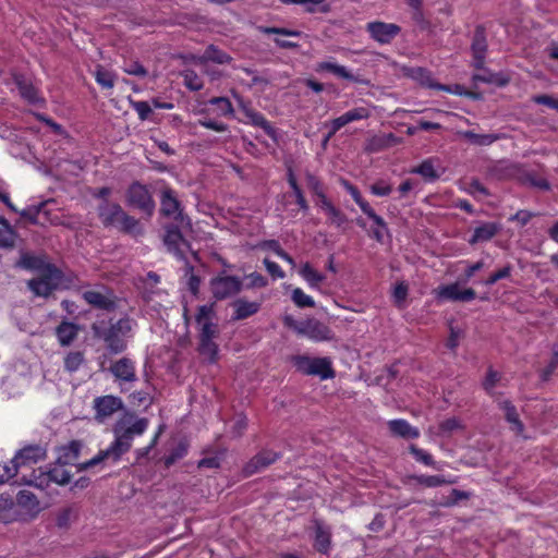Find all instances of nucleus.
I'll return each instance as SVG.
<instances>
[{
  "instance_id": "obj_33",
  "label": "nucleus",
  "mask_w": 558,
  "mask_h": 558,
  "mask_svg": "<svg viewBox=\"0 0 558 558\" xmlns=\"http://www.w3.org/2000/svg\"><path fill=\"white\" fill-rule=\"evenodd\" d=\"M142 287L141 293L146 302L151 301L154 294L158 292L157 286L160 282V277L154 271H149L144 278L141 279Z\"/></svg>"
},
{
  "instance_id": "obj_6",
  "label": "nucleus",
  "mask_w": 558,
  "mask_h": 558,
  "mask_svg": "<svg viewBox=\"0 0 558 558\" xmlns=\"http://www.w3.org/2000/svg\"><path fill=\"white\" fill-rule=\"evenodd\" d=\"M210 291L213 296L218 300H226L241 292L243 283L236 276L219 275L211 278Z\"/></svg>"
},
{
  "instance_id": "obj_53",
  "label": "nucleus",
  "mask_w": 558,
  "mask_h": 558,
  "mask_svg": "<svg viewBox=\"0 0 558 558\" xmlns=\"http://www.w3.org/2000/svg\"><path fill=\"white\" fill-rule=\"evenodd\" d=\"M470 493L460 490V489H451L450 495L441 501V505L444 507H452L457 505L460 500L469 499Z\"/></svg>"
},
{
  "instance_id": "obj_16",
  "label": "nucleus",
  "mask_w": 558,
  "mask_h": 558,
  "mask_svg": "<svg viewBox=\"0 0 558 558\" xmlns=\"http://www.w3.org/2000/svg\"><path fill=\"white\" fill-rule=\"evenodd\" d=\"M163 243L177 258L185 259L184 250L190 248V243L183 238L178 226L172 225L167 228Z\"/></svg>"
},
{
  "instance_id": "obj_42",
  "label": "nucleus",
  "mask_w": 558,
  "mask_h": 558,
  "mask_svg": "<svg viewBox=\"0 0 558 558\" xmlns=\"http://www.w3.org/2000/svg\"><path fill=\"white\" fill-rule=\"evenodd\" d=\"M96 82L106 89H111L114 86L116 74L111 71L106 70L104 66L98 65L95 71Z\"/></svg>"
},
{
  "instance_id": "obj_32",
  "label": "nucleus",
  "mask_w": 558,
  "mask_h": 558,
  "mask_svg": "<svg viewBox=\"0 0 558 558\" xmlns=\"http://www.w3.org/2000/svg\"><path fill=\"white\" fill-rule=\"evenodd\" d=\"M498 230V226L494 222L483 223L474 229L473 235L469 240V243L473 245L480 242H487L497 234Z\"/></svg>"
},
{
  "instance_id": "obj_49",
  "label": "nucleus",
  "mask_w": 558,
  "mask_h": 558,
  "mask_svg": "<svg viewBox=\"0 0 558 558\" xmlns=\"http://www.w3.org/2000/svg\"><path fill=\"white\" fill-rule=\"evenodd\" d=\"M257 31L265 35H283V36H291V37H301L302 32L289 29L284 27H270V26H264L259 25L257 26Z\"/></svg>"
},
{
  "instance_id": "obj_18",
  "label": "nucleus",
  "mask_w": 558,
  "mask_h": 558,
  "mask_svg": "<svg viewBox=\"0 0 558 558\" xmlns=\"http://www.w3.org/2000/svg\"><path fill=\"white\" fill-rule=\"evenodd\" d=\"M109 371L119 381L134 383L137 380L135 363L126 356L113 362Z\"/></svg>"
},
{
  "instance_id": "obj_61",
  "label": "nucleus",
  "mask_w": 558,
  "mask_h": 558,
  "mask_svg": "<svg viewBox=\"0 0 558 558\" xmlns=\"http://www.w3.org/2000/svg\"><path fill=\"white\" fill-rule=\"evenodd\" d=\"M325 213L328 215L330 223L336 227H341L347 221L345 215L333 205Z\"/></svg>"
},
{
  "instance_id": "obj_12",
  "label": "nucleus",
  "mask_w": 558,
  "mask_h": 558,
  "mask_svg": "<svg viewBox=\"0 0 558 558\" xmlns=\"http://www.w3.org/2000/svg\"><path fill=\"white\" fill-rule=\"evenodd\" d=\"M15 267L41 274L49 270V268H54L56 266L48 262L45 254H34L21 251L20 258L16 260Z\"/></svg>"
},
{
  "instance_id": "obj_55",
  "label": "nucleus",
  "mask_w": 558,
  "mask_h": 558,
  "mask_svg": "<svg viewBox=\"0 0 558 558\" xmlns=\"http://www.w3.org/2000/svg\"><path fill=\"white\" fill-rule=\"evenodd\" d=\"M409 449H410V452L414 456V458L418 462H422L423 464H425L427 466H433L435 464L433 457L425 450L417 448L415 445H411L409 447Z\"/></svg>"
},
{
  "instance_id": "obj_25",
  "label": "nucleus",
  "mask_w": 558,
  "mask_h": 558,
  "mask_svg": "<svg viewBox=\"0 0 558 558\" xmlns=\"http://www.w3.org/2000/svg\"><path fill=\"white\" fill-rule=\"evenodd\" d=\"M14 83L19 88L20 95L29 104H38L43 101L37 87H35L33 83L24 75H15Z\"/></svg>"
},
{
  "instance_id": "obj_62",
  "label": "nucleus",
  "mask_w": 558,
  "mask_h": 558,
  "mask_svg": "<svg viewBox=\"0 0 558 558\" xmlns=\"http://www.w3.org/2000/svg\"><path fill=\"white\" fill-rule=\"evenodd\" d=\"M532 101L537 105L547 106L556 111H558V98H555L547 94L535 95L532 97Z\"/></svg>"
},
{
  "instance_id": "obj_27",
  "label": "nucleus",
  "mask_w": 558,
  "mask_h": 558,
  "mask_svg": "<svg viewBox=\"0 0 558 558\" xmlns=\"http://www.w3.org/2000/svg\"><path fill=\"white\" fill-rule=\"evenodd\" d=\"M83 445L80 440H72L59 449L57 463L61 465L74 464L80 457Z\"/></svg>"
},
{
  "instance_id": "obj_5",
  "label": "nucleus",
  "mask_w": 558,
  "mask_h": 558,
  "mask_svg": "<svg viewBox=\"0 0 558 558\" xmlns=\"http://www.w3.org/2000/svg\"><path fill=\"white\" fill-rule=\"evenodd\" d=\"M63 274L58 267L49 268V270L39 274V277L28 280L27 288L36 296L48 298L58 289Z\"/></svg>"
},
{
  "instance_id": "obj_15",
  "label": "nucleus",
  "mask_w": 558,
  "mask_h": 558,
  "mask_svg": "<svg viewBox=\"0 0 558 558\" xmlns=\"http://www.w3.org/2000/svg\"><path fill=\"white\" fill-rule=\"evenodd\" d=\"M84 301L90 306L107 312H112L117 308V300L110 290L105 292L96 290H87L82 293Z\"/></svg>"
},
{
  "instance_id": "obj_57",
  "label": "nucleus",
  "mask_w": 558,
  "mask_h": 558,
  "mask_svg": "<svg viewBox=\"0 0 558 558\" xmlns=\"http://www.w3.org/2000/svg\"><path fill=\"white\" fill-rule=\"evenodd\" d=\"M214 316V303L201 305L197 308V314L195 316V320L198 325H203L205 322H210Z\"/></svg>"
},
{
  "instance_id": "obj_34",
  "label": "nucleus",
  "mask_w": 558,
  "mask_h": 558,
  "mask_svg": "<svg viewBox=\"0 0 558 558\" xmlns=\"http://www.w3.org/2000/svg\"><path fill=\"white\" fill-rule=\"evenodd\" d=\"M17 519L14 501L9 496H0V523L9 524Z\"/></svg>"
},
{
  "instance_id": "obj_38",
  "label": "nucleus",
  "mask_w": 558,
  "mask_h": 558,
  "mask_svg": "<svg viewBox=\"0 0 558 558\" xmlns=\"http://www.w3.org/2000/svg\"><path fill=\"white\" fill-rule=\"evenodd\" d=\"M461 136L468 140L471 144L478 146H488L499 140L498 134H477L473 131H463Z\"/></svg>"
},
{
  "instance_id": "obj_1",
  "label": "nucleus",
  "mask_w": 558,
  "mask_h": 558,
  "mask_svg": "<svg viewBox=\"0 0 558 558\" xmlns=\"http://www.w3.org/2000/svg\"><path fill=\"white\" fill-rule=\"evenodd\" d=\"M147 427L148 420L144 417L136 420L124 417L120 420L113 427L114 440L111 445L107 449L100 450L88 461L78 464V470L85 471L107 460L112 463L118 462L131 449L133 439L144 434Z\"/></svg>"
},
{
  "instance_id": "obj_47",
  "label": "nucleus",
  "mask_w": 558,
  "mask_h": 558,
  "mask_svg": "<svg viewBox=\"0 0 558 558\" xmlns=\"http://www.w3.org/2000/svg\"><path fill=\"white\" fill-rule=\"evenodd\" d=\"M291 300L300 308L315 306L314 299L311 295H307L301 288H295L292 290Z\"/></svg>"
},
{
  "instance_id": "obj_40",
  "label": "nucleus",
  "mask_w": 558,
  "mask_h": 558,
  "mask_svg": "<svg viewBox=\"0 0 558 558\" xmlns=\"http://www.w3.org/2000/svg\"><path fill=\"white\" fill-rule=\"evenodd\" d=\"M118 225L120 226V230L125 233H131V234L142 233L140 221L136 218L128 215L124 210L120 217Z\"/></svg>"
},
{
  "instance_id": "obj_36",
  "label": "nucleus",
  "mask_w": 558,
  "mask_h": 558,
  "mask_svg": "<svg viewBox=\"0 0 558 558\" xmlns=\"http://www.w3.org/2000/svg\"><path fill=\"white\" fill-rule=\"evenodd\" d=\"M299 272L312 289H317L326 279L323 274L316 271L308 263L302 265Z\"/></svg>"
},
{
  "instance_id": "obj_29",
  "label": "nucleus",
  "mask_w": 558,
  "mask_h": 558,
  "mask_svg": "<svg viewBox=\"0 0 558 558\" xmlns=\"http://www.w3.org/2000/svg\"><path fill=\"white\" fill-rule=\"evenodd\" d=\"M232 60V58L226 53L225 51L217 48L215 45H209L204 53L196 58V62L198 64H205L208 61L218 63V64H226L229 63Z\"/></svg>"
},
{
  "instance_id": "obj_13",
  "label": "nucleus",
  "mask_w": 558,
  "mask_h": 558,
  "mask_svg": "<svg viewBox=\"0 0 558 558\" xmlns=\"http://www.w3.org/2000/svg\"><path fill=\"white\" fill-rule=\"evenodd\" d=\"M279 458L280 453L263 449L244 465L242 472L246 477L252 476L275 463Z\"/></svg>"
},
{
  "instance_id": "obj_24",
  "label": "nucleus",
  "mask_w": 558,
  "mask_h": 558,
  "mask_svg": "<svg viewBox=\"0 0 558 558\" xmlns=\"http://www.w3.org/2000/svg\"><path fill=\"white\" fill-rule=\"evenodd\" d=\"M80 326L68 320L61 322L56 328V337L61 347H69L77 338Z\"/></svg>"
},
{
  "instance_id": "obj_63",
  "label": "nucleus",
  "mask_w": 558,
  "mask_h": 558,
  "mask_svg": "<svg viewBox=\"0 0 558 558\" xmlns=\"http://www.w3.org/2000/svg\"><path fill=\"white\" fill-rule=\"evenodd\" d=\"M44 204L28 206L20 211L21 217L27 219L32 223H37V217Z\"/></svg>"
},
{
  "instance_id": "obj_45",
  "label": "nucleus",
  "mask_w": 558,
  "mask_h": 558,
  "mask_svg": "<svg viewBox=\"0 0 558 558\" xmlns=\"http://www.w3.org/2000/svg\"><path fill=\"white\" fill-rule=\"evenodd\" d=\"M85 357L81 351H72L64 357V369L69 373L76 372L84 363Z\"/></svg>"
},
{
  "instance_id": "obj_3",
  "label": "nucleus",
  "mask_w": 558,
  "mask_h": 558,
  "mask_svg": "<svg viewBox=\"0 0 558 558\" xmlns=\"http://www.w3.org/2000/svg\"><path fill=\"white\" fill-rule=\"evenodd\" d=\"M295 366L305 375L318 376L322 380L333 378L335 371L328 357L296 356Z\"/></svg>"
},
{
  "instance_id": "obj_30",
  "label": "nucleus",
  "mask_w": 558,
  "mask_h": 558,
  "mask_svg": "<svg viewBox=\"0 0 558 558\" xmlns=\"http://www.w3.org/2000/svg\"><path fill=\"white\" fill-rule=\"evenodd\" d=\"M499 408L505 412V418L509 424H511V428L515 433L521 434L524 429V425L512 402L509 400H502L499 402Z\"/></svg>"
},
{
  "instance_id": "obj_14",
  "label": "nucleus",
  "mask_w": 558,
  "mask_h": 558,
  "mask_svg": "<svg viewBox=\"0 0 558 558\" xmlns=\"http://www.w3.org/2000/svg\"><path fill=\"white\" fill-rule=\"evenodd\" d=\"M366 31L374 40L385 45L391 43V40L400 33L401 28L393 23L375 21L366 24Z\"/></svg>"
},
{
  "instance_id": "obj_10",
  "label": "nucleus",
  "mask_w": 558,
  "mask_h": 558,
  "mask_svg": "<svg viewBox=\"0 0 558 558\" xmlns=\"http://www.w3.org/2000/svg\"><path fill=\"white\" fill-rule=\"evenodd\" d=\"M315 71L318 73L328 72L336 77L345 80L348 82L361 85H369V81L361 74H354L347 66L338 64L331 60L318 62L316 64Z\"/></svg>"
},
{
  "instance_id": "obj_31",
  "label": "nucleus",
  "mask_w": 558,
  "mask_h": 558,
  "mask_svg": "<svg viewBox=\"0 0 558 558\" xmlns=\"http://www.w3.org/2000/svg\"><path fill=\"white\" fill-rule=\"evenodd\" d=\"M244 113L253 125L263 129L268 136L276 140L277 132L275 128L260 112L254 109L245 108Z\"/></svg>"
},
{
  "instance_id": "obj_8",
  "label": "nucleus",
  "mask_w": 558,
  "mask_h": 558,
  "mask_svg": "<svg viewBox=\"0 0 558 558\" xmlns=\"http://www.w3.org/2000/svg\"><path fill=\"white\" fill-rule=\"evenodd\" d=\"M65 465L58 464L48 471L39 470V474L33 473V478L24 481L25 484L33 485L38 488H45L50 482L59 485H65L70 483L72 474L64 469Z\"/></svg>"
},
{
  "instance_id": "obj_17",
  "label": "nucleus",
  "mask_w": 558,
  "mask_h": 558,
  "mask_svg": "<svg viewBox=\"0 0 558 558\" xmlns=\"http://www.w3.org/2000/svg\"><path fill=\"white\" fill-rule=\"evenodd\" d=\"M488 49L486 32L484 26H476L471 44V51L473 56V66L475 69H483Z\"/></svg>"
},
{
  "instance_id": "obj_54",
  "label": "nucleus",
  "mask_w": 558,
  "mask_h": 558,
  "mask_svg": "<svg viewBox=\"0 0 558 558\" xmlns=\"http://www.w3.org/2000/svg\"><path fill=\"white\" fill-rule=\"evenodd\" d=\"M499 380L500 374L493 369L492 367H489L486 377L483 381V388L487 393L493 395V390Z\"/></svg>"
},
{
  "instance_id": "obj_60",
  "label": "nucleus",
  "mask_w": 558,
  "mask_h": 558,
  "mask_svg": "<svg viewBox=\"0 0 558 558\" xmlns=\"http://www.w3.org/2000/svg\"><path fill=\"white\" fill-rule=\"evenodd\" d=\"M161 433H162V426H159V429L153 437L150 444L146 447L138 448L134 451V453L136 456V462H140L142 459H144L148 456V453L151 451V449L157 445L158 438Z\"/></svg>"
},
{
  "instance_id": "obj_28",
  "label": "nucleus",
  "mask_w": 558,
  "mask_h": 558,
  "mask_svg": "<svg viewBox=\"0 0 558 558\" xmlns=\"http://www.w3.org/2000/svg\"><path fill=\"white\" fill-rule=\"evenodd\" d=\"M331 545V531L319 521H315L314 547L322 554H328Z\"/></svg>"
},
{
  "instance_id": "obj_20",
  "label": "nucleus",
  "mask_w": 558,
  "mask_h": 558,
  "mask_svg": "<svg viewBox=\"0 0 558 558\" xmlns=\"http://www.w3.org/2000/svg\"><path fill=\"white\" fill-rule=\"evenodd\" d=\"M46 457V450L39 445L26 446L13 457V462L21 466L36 463Z\"/></svg>"
},
{
  "instance_id": "obj_26",
  "label": "nucleus",
  "mask_w": 558,
  "mask_h": 558,
  "mask_svg": "<svg viewBox=\"0 0 558 558\" xmlns=\"http://www.w3.org/2000/svg\"><path fill=\"white\" fill-rule=\"evenodd\" d=\"M439 295L451 301L469 302L475 299L476 292L471 288L460 290L457 283H452L442 287Z\"/></svg>"
},
{
  "instance_id": "obj_7",
  "label": "nucleus",
  "mask_w": 558,
  "mask_h": 558,
  "mask_svg": "<svg viewBox=\"0 0 558 558\" xmlns=\"http://www.w3.org/2000/svg\"><path fill=\"white\" fill-rule=\"evenodd\" d=\"M160 213L166 217H171L183 228H191V219L185 216L181 209V203L171 189H165L161 192Z\"/></svg>"
},
{
  "instance_id": "obj_46",
  "label": "nucleus",
  "mask_w": 558,
  "mask_h": 558,
  "mask_svg": "<svg viewBox=\"0 0 558 558\" xmlns=\"http://www.w3.org/2000/svg\"><path fill=\"white\" fill-rule=\"evenodd\" d=\"M184 85L187 89L198 92L204 87L202 78L197 75L194 70H184L182 72Z\"/></svg>"
},
{
  "instance_id": "obj_21",
  "label": "nucleus",
  "mask_w": 558,
  "mask_h": 558,
  "mask_svg": "<svg viewBox=\"0 0 558 558\" xmlns=\"http://www.w3.org/2000/svg\"><path fill=\"white\" fill-rule=\"evenodd\" d=\"M342 186L345 189V191L352 196L354 202L359 205L361 210L373 221V223L383 225V218L375 213V210L371 207L368 202H366L359 189L351 184L349 181L343 180Z\"/></svg>"
},
{
  "instance_id": "obj_19",
  "label": "nucleus",
  "mask_w": 558,
  "mask_h": 558,
  "mask_svg": "<svg viewBox=\"0 0 558 558\" xmlns=\"http://www.w3.org/2000/svg\"><path fill=\"white\" fill-rule=\"evenodd\" d=\"M97 211L101 223L108 228L118 226L123 209L119 204L105 199L98 205Z\"/></svg>"
},
{
  "instance_id": "obj_22",
  "label": "nucleus",
  "mask_w": 558,
  "mask_h": 558,
  "mask_svg": "<svg viewBox=\"0 0 558 558\" xmlns=\"http://www.w3.org/2000/svg\"><path fill=\"white\" fill-rule=\"evenodd\" d=\"M233 314L232 320H243L259 312L262 307L260 301H247L240 298L232 303Z\"/></svg>"
},
{
  "instance_id": "obj_58",
  "label": "nucleus",
  "mask_w": 558,
  "mask_h": 558,
  "mask_svg": "<svg viewBox=\"0 0 558 558\" xmlns=\"http://www.w3.org/2000/svg\"><path fill=\"white\" fill-rule=\"evenodd\" d=\"M369 114V110L365 107L353 108L344 112L348 123L367 119Z\"/></svg>"
},
{
  "instance_id": "obj_43",
  "label": "nucleus",
  "mask_w": 558,
  "mask_h": 558,
  "mask_svg": "<svg viewBox=\"0 0 558 558\" xmlns=\"http://www.w3.org/2000/svg\"><path fill=\"white\" fill-rule=\"evenodd\" d=\"M413 173L422 175L427 181H435L439 178V173L434 167L432 159L424 160L420 166L412 170Z\"/></svg>"
},
{
  "instance_id": "obj_2",
  "label": "nucleus",
  "mask_w": 558,
  "mask_h": 558,
  "mask_svg": "<svg viewBox=\"0 0 558 558\" xmlns=\"http://www.w3.org/2000/svg\"><path fill=\"white\" fill-rule=\"evenodd\" d=\"M134 320L129 316L118 320H99L92 325L94 338L101 340L109 354L123 353L128 348V339L132 336Z\"/></svg>"
},
{
  "instance_id": "obj_48",
  "label": "nucleus",
  "mask_w": 558,
  "mask_h": 558,
  "mask_svg": "<svg viewBox=\"0 0 558 558\" xmlns=\"http://www.w3.org/2000/svg\"><path fill=\"white\" fill-rule=\"evenodd\" d=\"M187 453V446L184 442L178 444L168 456L165 457L163 462L166 468H170L177 461L184 458Z\"/></svg>"
},
{
  "instance_id": "obj_50",
  "label": "nucleus",
  "mask_w": 558,
  "mask_h": 558,
  "mask_svg": "<svg viewBox=\"0 0 558 558\" xmlns=\"http://www.w3.org/2000/svg\"><path fill=\"white\" fill-rule=\"evenodd\" d=\"M20 464H16L11 460L7 463H0V485L7 483L10 478L17 474Z\"/></svg>"
},
{
  "instance_id": "obj_23",
  "label": "nucleus",
  "mask_w": 558,
  "mask_h": 558,
  "mask_svg": "<svg viewBox=\"0 0 558 558\" xmlns=\"http://www.w3.org/2000/svg\"><path fill=\"white\" fill-rule=\"evenodd\" d=\"M389 432L397 437L404 439H416L420 437L418 428L412 426L403 418L390 420L388 423Z\"/></svg>"
},
{
  "instance_id": "obj_51",
  "label": "nucleus",
  "mask_w": 558,
  "mask_h": 558,
  "mask_svg": "<svg viewBox=\"0 0 558 558\" xmlns=\"http://www.w3.org/2000/svg\"><path fill=\"white\" fill-rule=\"evenodd\" d=\"M418 483L426 487H438L446 484H453L454 480H447L441 475H422Z\"/></svg>"
},
{
  "instance_id": "obj_37",
  "label": "nucleus",
  "mask_w": 558,
  "mask_h": 558,
  "mask_svg": "<svg viewBox=\"0 0 558 558\" xmlns=\"http://www.w3.org/2000/svg\"><path fill=\"white\" fill-rule=\"evenodd\" d=\"M411 77L422 85L428 86L430 88L440 89V90H449L447 86L440 84H433L432 74L428 70L424 68H414L411 70Z\"/></svg>"
},
{
  "instance_id": "obj_56",
  "label": "nucleus",
  "mask_w": 558,
  "mask_h": 558,
  "mask_svg": "<svg viewBox=\"0 0 558 558\" xmlns=\"http://www.w3.org/2000/svg\"><path fill=\"white\" fill-rule=\"evenodd\" d=\"M512 272V266L510 264L506 265L501 269L493 272L485 281V286H494L497 281L501 279H506L510 277Z\"/></svg>"
},
{
  "instance_id": "obj_4",
  "label": "nucleus",
  "mask_w": 558,
  "mask_h": 558,
  "mask_svg": "<svg viewBox=\"0 0 558 558\" xmlns=\"http://www.w3.org/2000/svg\"><path fill=\"white\" fill-rule=\"evenodd\" d=\"M126 204L141 210L147 216H151L155 210V202L148 187L138 181L133 182L126 190Z\"/></svg>"
},
{
  "instance_id": "obj_59",
  "label": "nucleus",
  "mask_w": 558,
  "mask_h": 558,
  "mask_svg": "<svg viewBox=\"0 0 558 558\" xmlns=\"http://www.w3.org/2000/svg\"><path fill=\"white\" fill-rule=\"evenodd\" d=\"M131 107L137 112L141 121H145L151 113V108L147 101H130Z\"/></svg>"
},
{
  "instance_id": "obj_11",
  "label": "nucleus",
  "mask_w": 558,
  "mask_h": 558,
  "mask_svg": "<svg viewBox=\"0 0 558 558\" xmlns=\"http://www.w3.org/2000/svg\"><path fill=\"white\" fill-rule=\"evenodd\" d=\"M298 333L314 341H329L333 338L332 330L325 323L317 319H307L300 323Z\"/></svg>"
},
{
  "instance_id": "obj_9",
  "label": "nucleus",
  "mask_w": 558,
  "mask_h": 558,
  "mask_svg": "<svg viewBox=\"0 0 558 558\" xmlns=\"http://www.w3.org/2000/svg\"><path fill=\"white\" fill-rule=\"evenodd\" d=\"M123 401L121 398L107 395L97 397L94 399L93 409L95 410V421L98 423H105L114 413L123 409Z\"/></svg>"
},
{
  "instance_id": "obj_39",
  "label": "nucleus",
  "mask_w": 558,
  "mask_h": 558,
  "mask_svg": "<svg viewBox=\"0 0 558 558\" xmlns=\"http://www.w3.org/2000/svg\"><path fill=\"white\" fill-rule=\"evenodd\" d=\"M481 70H482V73H477V74L473 75L474 82L495 84L497 86H505L508 84V80L502 77L500 74L492 73L490 71L486 70L484 66Z\"/></svg>"
},
{
  "instance_id": "obj_35",
  "label": "nucleus",
  "mask_w": 558,
  "mask_h": 558,
  "mask_svg": "<svg viewBox=\"0 0 558 558\" xmlns=\"http://www.w3.org/2000/svg\"><path fill=\"white\" fill-rule=\"evenodd\" d=\"M16 502L21 508L33 514L38 513L40 510L37 497L29 490L19 492Z\"/></svg>"
},
{
  "instance_id": "obj_44",
  "label": "nucleus",
  "mask_w": 558,
  "mask_h": 558,
  "mask_svg": "<svg viewBox=\"0 0 558 558\" xmlns=\"http://www.w3.org/2000/svg\"><path fill=\"white\" fill-rule=\"evenodd\" d=\"M198 351L202 355L208 356L214 362L218 354V345L215 338H199Z\"/></svg>"
},
{
  "instance_id": "obj_52",
  "label": "nucleus",
  "mask_w": 558,
  "mask_h": 558,
  "mask_svg": "<svg viewBox=\"0 0 558 558\" xmlns=\"http://www.w3.org/2000/svg\"><path fill=\"white\" fill-rule=\"evenodd\" d=\"M208 102L216 106L222 116H232L234 112L232 104L227 97H213Z\"/></svg>"
},
{
  "instance_id": "obj_64",
  "label": "nucleus",
  "mask_w": 558,
  "mask_h": 558,
  "mask_svg": "<svg viewBox=\"0 0 558 558\" xmlns=\"http://www.w3.org/2000/svg\"><path fill=\"white\" fill-rule=\"evenodd\" d=\"M264 265H265L267 271L269 272V275L274 279H282V278H284L286 274H284V271L281 269V267L277 263L270 260L269 258H265L264 259Z\"/></svg>"
},
{
  "instance_id": "obj_41",
  "label": "nucleus",
  "mask_w": 558,
  "mask_h": 558,
  "mask_svg": "<svg viewBox=\"0 0 558 558\" xmlns=\"http://www.w3.org/2000/svg\"><path fill=\"white\" fill-rule=\"evenodd\" d=\"M19 238L17 232L12 226L0 227V247L5 250H12L15 247L16 240Z\"/></svg>"
}]
</instances>
